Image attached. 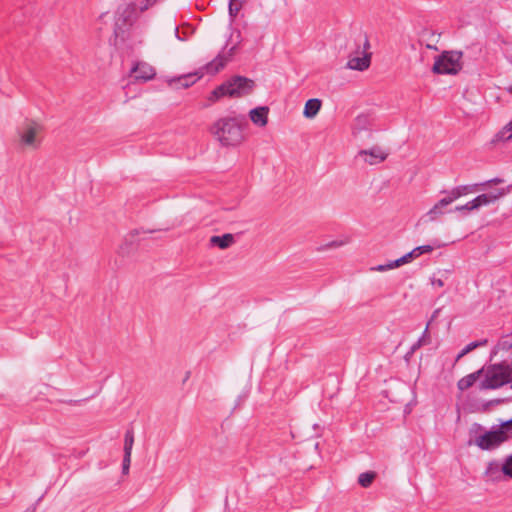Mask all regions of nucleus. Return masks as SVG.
Instances as JSON below:
<instances>
[{
    "instance_id": "1",
    "label": "nucleus",
    "mask_w": 512,
    "mask_h": 512,
    "mask_svg": "<svg viewBox=\"0 0 512 512\" xmlns=\"http://www.w3.org/2000/svg\"><path fill=\"white\" fill-rule=\"evenodd\" d=\"M150 20L146 17H140L137 5L129 3L120 7L117 11V18L115 22L116 35H123L127 32V38L132 43L143 42L149 28Z\"/></svg>"
},
{
    "instance_id": "2",
    "label": "nucleus",
    "mask_w": 512,
    "mask_h": 512,
    "mask_svg": "<svg viewBox=\"0 0 512 512\" xmlns=\"http://www.w3.org/2000/svg\"><path fill=\"white\" fill-rule=\"evenodd\" d=\"M244 117H225L219 119L212 128L214 135L224 146L236 145L241 142Z\"/></svg>"
},
{
    "instance_id": "3",
    "label": "nucleus",
    "mask_w": 512,
    "mask_h": 512,
    "mask_svg": "<svg viewBox=\"0 0 512 512\" xmlns=\"http://www.w3.org/2000/svg\"><path fill=\"white\" fill-rule=\"evenodd\" d=\"M253 88V80L242 76H234L228 81L216 87L211 92L209 100L214 102L223 96L243 97L251 93Z\"/></svg>"
},
{
    "instance_id": "4",
    "label": "nucleus",
    "mask_w": 512,
    "mask_h": 512,
    "mask_svg": "<svg viewBox=\"0 0 512 512\" xmlns=\"http://www.w3.org/2000/svg\"><path fill=\"white\" fill-rule=\"evenodd\" d=\"M19 145L25 150H38L43 142L44 126L34 120H25L18 128Z\"/></svg>"
},
{
    "instance_id": "5",
    "label": "nucleus",
    "mask_w": 512,
    "mask_h": 512,
    "mask_svg": "<svg viewBox=\"0 0 512 512\" xmlns=\"http://www.w3.org/2000/svg\"><path fill=\"white\" fill-rule=\"evenodd\" d=\"M230 27H232V25ZM230 29L231 32L226 40L224 50L206 65V70L210 74H216L224 68L242 42L241 32L232 28Z\"/></svg>"
},
{
    "instance_id": "6",
    "label": "nucleus",
    "mask_w": 512,
    "mask_h": 512,
    "mask_svg": "<svg viewBox=\"0 0 512 512\" xmlns=\"http://www.w3.org/2000/svg\"><path fill=\"white\" fill-rule=\"evenodd\" d=\"M461 58V52H444L435 60L432 71L436 74H456L462 67Z\"/></svg>"
},
{
    "instance_id": "7",
    "label": "nucleus",
    "mask_w": 512,
    "mask_h": 512,
    "mask_svg": "<svg viewBox=\"0 0 512 512\" xmlns=\"http://www.w3.org/2000/svg\"><path fill=\"white\" fill-rule=\"evenodd\" d=\"M508 440L505 431L500 425L493 426L491 430L486 431L484 434L478 436L474 440V444L481 450H494L502 443Z\"/></svg>"
},
{
    "instance_id": "8",
    "label": "nucleus",
    "mask_w": 512,
    "mask_h": 512,
    "mask_svg": "<svg viewBox=\"0 0 512 512\" xmlns=\"http://www.w3.org/2000/svg\"><path fill=\"white\" fill-rule=\"evenodd\" d=\"M509 382L508 370L501 365H493L489 367L484 379L480 382L481 390L497 389Z\"/></svg>"
},
{
    "instance_id": "9",
    "label": "nucleus",
    "mask_w": 512,
    "mask_h": 512,
    "mask_svg": "<svg viewBox=\"0 0 512 512\" xmlns=\"http://www.w3.org/2000/svg\"><path fill=\"white\" fill-rule=\"evenodd\" d=\"M389 153L379 146H374L370 149L360 150L358 157L369 165H376L386 160Z\"/></svg>"
},
{
    "instance_id": "10",
    "label": "nucleus",
    "mask_w": 512,
    "mask_h": 512,
    "mask_svg": "<svg viewBox=\"0 0 512 512\" xmlns=\"http://www.w3.org/2000/svg\"><path fill=\"white\" fill-rule=\"evenodd\" d=\"M370 47L369 41L367 37H364L363 40V54L361 56H351L348 60L347 66L352 70L363 71L366 70L370 66L371 62V54L367 52V49Z\"/></svg>"
},
{
    "instance_id": "11",
    "label": "nucleus",
    "mask_w": 512,
    "mask_h": 512,
    "mask_svg": "<svg viewBox=\"0 0 512 512\" xmlns=\"http://www.w3.org/2000/svg\"><path fill=\"white\" fill-rule=\"evenodd\" d=\"M131 72L134 74L135 80L143 82L153 79L156 74L155 69L145 62L137 63Z\"/></svg>"
},
{
    "instance_id": "12",
    "label": "nucleus",
    "mask_w": 512,
    "mask_h": 512,
    "mask_svg": "<svg viewBox=\"0 0 512 512\" xmlns=\"http://www.w3.org/2000/svg\"><path fill=\"white\" fill-rule=\"evenodd\" d=\"M478 184L459 185L449 191H443L451 199L452 203L460 197L469 195L477 191Z\"/></svg>"
},
{
    "instance_id": "13",
    "label": "nucleus",
    "mask_w": 512,
    "mask_h": 512,
    "mask_svg": "<svg viewBox=\"0 0 512 512\" xmlns=\"http://www.w3.org/2000/svg\"><path fill=\"white\" fill-rule=\"evenodd\" d=\"M509 192H510V186L507 188L498 189L497 191L492 192V193L478 195L476 198H477V202H479L480 206L483 207V206H488L491 203H494L495 201H497L501 197L505 196Z\"/></svg>"
},
{
    "instance_id": "14",
    "label": "nucleus",
    "mask_w": 512,
    "mask_h": 512,
    "mask_svg": "<svg viewBox=\"0 0 512 512\" xmlns=\"http://www.w3.org/2000/svg\"><path fill=\"white\" fill-rule=\"evenodd\" d=\"M267 116H268V108L267 107H257L250 111L251 121L260 127H263L267 124Z\"/></svg>"
},
{
    "instance_id": "15",
    "label": "nucleus",
    "mask_w": 512,
    "mask_h": 512,
    "mask_svg": "<svg viewBox=\"0 0 512 512\" xmlns=\"http://www.w3.org/2000/svg\"><path fill=\"white\" fill-rule=\"evenodd\" d=\"M452 203L451 199L446 194L445 197L440 199L427 213L430 220H435L438 216L443 214V208Z\"/></svg>"
},
{
    "instance_id": "16",
    "label": "nucleus",
    "mask_w": 512,
    "mask_h": 512,
    "mask_svg": "<svg viewBox=\"0 0 512 512\" xmlns=\"http://www.w3.org/2000/svg\"><path fill=\"white\" fill-rule=\"evenodd\" d=\"M320 108H321V101L319 99H317V98L309 99L305 103L303 115L309 119L314 118L317 115V113L319 112Z\"/></svg>"
},
{
    "instance_id": "17",
    "label": "nucleus",
    "mask_w": 512,
    "mask_h": 512,
    "mask_svg": "<svg viewBox=\"0 0 512 512\" xmlns=\"http://www.w3.org/2000/svg\"><path fill=\"white\" fill-rule=\"evenodd\" d=\"M210 242L212 245H215L220 249H226L234 243V236L230 233L223 234L221 236H212Z\"/></svg>"
},
{
    "instance_id": "18",
    "label": "nucleus",
    "mask_w": 512,
    "mask_h": 512,
    "mask_svg": "<svg viewBox=\"0 0 512 512\" xmlns=\"http://www.w3.org/2000/svg\"><path fill=\"white\" fill-rule=\"evenodd\" d=\"M481 373H482V370H478L474 373H471V374L461 378L457 383L459 390L464 391V390L470 388L476 382V380L478 379V377Z\"/></svg>"
},
{
    "instance_id": "19",
    "label": "nucleus",
    "mask_w": 512,
    "mask_h": 512,
    "mask_svg": "<svg viewBox=\"0 0 512 512\" xmlns=\"http://www.w3.org/2000/svg\"><path fill=\"white\" fill-rule=\"evenodd\" d=\"M512 138V121H510L505 127H503L492 139V143H498L501 141H507Z\"/></svg>"
},
{
    "instance_id": "20",
    "label": "nucleus",
    "mask_w": 512,
    "mask_h": 512,
    "mask_svg": "<svg viewBox=\"0 0 512 512\" xmlns=\"http://www.w3.org/2000/svg\"><path fill=\"white\" fill-rule=\"evenodd\" d=\"M245 1L246 0H229V5H228V11H229V17H230L229 26H231V24L233 23L236 15L240 11V9H241L242 5L245 3Z\"/></svg>"
},
{
    "instance_id": "21",
    "label": "nucleus",
    "mask_w": 512,
    "mask_h": 512,
    "mask_svg": "<svg viewBox=\"0 0 512 512\" xmlns=\"http://www.w3.org/2000/svg\"><path fill=\"white\" fill-rule=\"evenodd\" d=\"M487 343V340H480V341H473L467 344L457 355L456 361H459L462 357H464L469 352L473 351L474 349L484 346Z\"/></svg>"
},
{
    "instance_id": "22",
    "label": "nucleus",
    "mask_w": 512,
    "mask_h": 512,
    "mask_svg": "<svg viewBox=\"0 0 512 512\" xmlns=\"http://www.w3.org/2000/svg\"><path fill=\"white\" fill-rule=\"evenodd\" d=\"M133 444H134V432L132 429H129L126 431L125 437H124V454L125 453L132 454Z\"/></svg>"
},
{
    "instance_id": "23",
    "label": "nucleus",
    "mask_w": 512,
    "mask_h": 512,
    "mask_svg": "<svg viewBox=\"0 0 512 512\" xmlns=\"http://www.w3.org/2000/svg\"><path fill=\"white\" fill-rule=\"evenodd\" d=\"M375 478V473L374 472H364V473H361L358 477V483L362 486V487H369L371 485V483L373 482Z\"/></svg>"
},
{
    "instance_id": "24",
    "label": "nucleus",
    "mask_w": 512,
    "mask_h": 512,
    "mask_svg": "<svg viewBox=\"0 0 512 512\" xmlns=\"http://www.w3.org/2000/svg\"><path fill=\"white\" fill-rule=\"evenodd\" d=\"M198 78L196 77V75H192V74H189V75H185L183 77H180L178 79L180 85L184 88H187L189 87L190 85H192L193 83L196 82Z\"/></svg>"
},
{
    "instance_id": "25",
    "label": "nucleus",
    "mask_w": 512,
    "mask_h": 512,
    "mask_svg": "<svg viewBox=\"0 0 512 512\" xmlns=\"http://www.w3.org/2000/svg\"><path fill=\"white\" fill-rule=\"evenodd\" d=\"M502 471L505 475L512 478V455L505 460Z\"/></svg>"
},
{
    "instance_id": "26",
    "label": "nucleus",
    "mask_w": 512,
    "mask_h": 512,
    "mask_svg": "<svg viewBox=\"0 0 512 512\" xmlns=\"http://www.w3.org/2000/svg\"><path fill=\"white\" fill-rule=\"evenodd\" d=\"M131 464V454L125 453L122 462V473L128 474Z\"/></svg>"
},
{
    "instance_id": "27",
    "label": "nucleus",
    "mask_w": 512,
    "mask_h": 512,
    "mask_svg": "<svg viewBox=\"0 0 512 512\" xmlns=\"http://www.w3.org/2000/svg\"><path fill=\"white\" fill-rule=\"evenodd\" d=\"M500 426L505 431L507 438L508 439L511 438L512 437V418L507 421L502 422L500 424Z\"/></svg>"
},
{
    "instance_id": "28",
    "label": "nucleus",
    "mask_w": 512,
    "mask_h": 512,
    "mask_svg": "<svg viewBox=\"0 0 512 512\" xmlns=\"http://www.w3.org/2000/svg\"><path fill=\"white\" fill-rule=\"evenodd\" d=\"M433 249H434V246H432V245H421V246L414 248V252H417V255H422L425 253H430L431 251H433Z\"/></svg>"
},
{
    "instance_id": "29",
    "label": "nucleus",
    "mask_w": 512,
    "mask_h": 512,
    "mask_svg": "<svg viewBox=\"0 0 512 512\" xmlns=\"http://www.w3.org/2000/svg\"><path fill=\"white\" fill-rule=\"evenodd\" d=\"M156 1L157 0H141L139 6L137 7V10L143 12L147 10L149 7H151L154 3H156Z\"/></svg>"
},
{
    "instance_id": "30",
    "label": "nucleus",
    "mask_w": 512,
    "mask_h": 512,
    "mask_svg": "<svg viewBox=\"0 0 512 512\" xmlns=\"http://www.w3.org/2000/svg\"><path fill=\"white\" fill-rule=\"evenodd\" d=\"M431 285L436 288H441L444 286V282L442 279H438L435 277H431L430 279Z\"/></svg>"
},
{
    "instance_id": "31",
    "label": "nucleus",
    "mask_w": 512,
    "mask_h": 512,
    "mask_svg": "<svg viewBox=\"0 0 512 512\" xmlns=\"http://www.w3.org/2000/svg\"><path fill=\"white\" fill-rule=\"evenodd\" d=\"M469 206L471 208V211H474V210H477V209L481 208L479 202H477V198L476 197L469 201Z\"/></svg>"
},
{
    "instance_id": "32",
    "label": "nucleus",
    "mask_w": 512,
    "mask_h": 512,
    "mask_svg": "<svg viewBox=\"0 0 512 512\" xmlns=\"http://www.w3.org/2000/svg\"><path fill=\"white\" fill-rule=\"evenodd\" d=\"M469 206L471 208V211H474V210H477V209L481 208L479 202H477V198L476 197L469 201Z\"/></svg>"
},
{
    "instance_id": "33",
    "label": "nucleus",
    "mask_w": 512,
    "mask_h": 512,
    "mask_svg": "<svg viewBox=\"0 0 512 512\" xmlns=\"http://www.w3.org/2000/svg\"><path fill=\"white\" fill-rule=\"evenodd\" d=\"M455 211L462 212V211H471V208L469 206V201L464 205H459L455 207Z\"/></svg>"
},
{
    "instance_id": "34",
    "label": "nucleus",
    "mask_w": 512,
    "mask_h": 512,
    "mask_svg": "<svg viewBox=\"0 0 512 512\" xmlns=\"http://www.w3.org/2000/svg\"><path fill=\"white\" fill-rule=\"evenodd\" d=\"M406 264L402 257L393 261L394 268L400 267L401 265Z\"/></svg>"
},
{
    "instance_id": "35",
    "label": "nucleus",
    "mask_w": 512,
    "mask_h": 512,
    "mask_svg": "<svg viewBox=\"0 0 512 512\" xmlns=\"http://www.w3.org/2000/svg\"><path fill=\"white\" fill-rule=\"evenodd\" d=\"M372 271L385 272L384 264H379L371 268Z\"/></svg>"
},
{
    "instance_id": "36",
    "label": "nucleus",
    "mask_w": 512,
    "mask_h": 512,
    "mask_svg": "<svg viewBox=\"0 0 512 512\" xmlns=\"http://www.w3.org/2000/svg\"><path fill=\"white\" fill-rule=\"evenodd\" d=\"M385 271L394 269L393 261H389L388 263L384 264Z\"/></svg>"
},
{
    "instance_id": "37",
    "label": "nucleus",
    "mask_w": 512,
    "mask_h": 512,
    "mask_svg": "<svg viewBox=\"0 0 512 512\" xmlns=\"http://www.w3.org/2000/svg\"><path fill=\"white\" fill-rule=\"evenodd\" d=\"M343 245V242L333 241L328 244L329 247H340Z\"/></svg>"
},
{
    "instance_id": "38",
    "label": "nucleus",
    "mask_w": 512,
    "mask_h": 512,
    "mask_svg": "<svg viewBox=\"0 0 512 512\" xmlns=\"http://www.w3.org/2000/svg\"><path fill=\"white\" fill-rule=\"evenodd\" d=\"M502 182H503V180L500 179V178H493V179L487 181V183H493V184H499V183H502Z\"/></svg>"
},
{
    "instance_id": "39",
    "label": "nucleus",
    "mask_w": 512,
    "mask_h": 512,
    "mask_svg": "<svg viewBox=\"0 0 512 512\" xmlns=\"http://www.w3.org/2000/svg\"><path fill=\"white\" fill-rule=\"evenodd\" d=\"M402 258L405 263H408L412 259L411 253H406L405 255L402 256Z\"/></svg>"
},
{
    "instance_id": "40",
    "label": "nucleus",
    "mask_w": 512,
    "mask_h": 512,
    "mask_svg": "<svg viewBox=\"0 0 512 512\" xmlns=\"http://www.w3.org/2000/svg\"><path fill=\"white\" fill-rule=\"evenodd\" d=\"M174 35H175V37H176L178 40H180V41H183V40H184L183 38H181V37L179 36V29H178V27H177V26H175V28H174Z\"/></svg>"
},
{
    "instance_id": "41",
    "label": "nucleus",
    "mask_w": 512,
    "mask_h": 512,
    "mask_svg": "<svg viewBox=\"0 0 512 512\" xmlns=\"http://www.w3.org/2000/svg\"><path fill=\"white\" fill-rule=\"evenodd\" d=\"M493 466H494V463H490V464H489V467H488V469H487V473H490V471H491V469H492V467H493ZM495 467H496V468H498V464H495Z\"/></svg>"
},
{
    "instance_id": "42",
    "label": "nucleus",
    "mask_w": 512,
    "mask_h": 512,
    "mask_svg": "<svg viewBox=\"0 0 512 512\" xmlns=\"http://www.w3.org/2000/svg\"><path fill=\"white\" fill-rule=\"evenodd\" d=\"M506 91L512 94V83L506 88Z\"/></svg>"
},
{
    "instance_id": "43",
    "label": "nucleus",
    "mask_w": 512,
    "mask_h": 512,
    "mask_svg": "<svg viewBox=\"0 0 512 512\" xmlns=\"http://www.w3.org/2000/svg\"><path fill=\"white\" fill-rule=\"evenodd\" d=\"M409 253H411L412 258L419 256V255H417V252H414V249L412 251H410Z\"/></svg>"
},
{
    "instance_id": "44",
    "label": "nucleus",
    "mask_w": 512,
    "mask_h": 512,
    "mask_svg": "<svg viewBox=\"0 0 512 512\" xmlns=\"http://www.w3.org/2000/svg\"><path fill=\"white\" fill-rule=\"evenodd\" d=\"M427 48H429V49H436L435 46H431V45H427Z\"/></svg>"
},
{
    "instance_id": "45",
    "label": "nucleus",
    "mask_w": 512,
    "mask_h": 512,
    "mask_svg": "<svg viewBox=\"0 0 512 512\" xmlns=\"http://www.w3.org/2000/svg\"><path fill=\"white\" fill-rule=\"evenodd\" d=\"M25 512H34V510H29V509H28V510H26Z\"/></svg>"
},
{
    "instance_id": "46",
    "label": "nucleus",
    "mask_w": 512,
    "mask_h": 512,
    "mask_svg": "<svg viewBox=\"0 0 512 512\" xmlns=\"http://www.w3.org/2000/svg\"><path fill=\"white\" fill-rule=\"evenodd\" d=\"M511 121H512V119H511Z\"/></svg>"
}]
</instances>
